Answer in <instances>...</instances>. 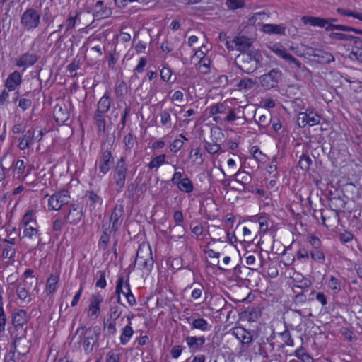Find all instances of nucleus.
Masks as SVG:
<instances>
[{"label":"nucleus","instance_id":"2eb2a0df","mask_svg":"<svg viewBox=\"0 0 362 362\" xmlns=\"http://www.w3.org/2000/svg\"><path fill=\"white\" fill-rule=\"evenodd\" d=\"M232 42L235 44L236 49L240 51V53L250 52L251 50L250 48L252 45L251 39L244 35L235 37Z\"/></svg>","mask_w":362,"mask_h":362},{"label":"nucleus","instance_id":"680f3d73","mask_svg":"<svg viewBox=\"0 0 362 362\" xmlns=\"http://www.w3.org/2000/svg\"><path fill=\"white\" fill-rule=\"evenodd\" d=\"M110 238L108 235H101L98 240V247L100 250H105L110 243Z\"/></svg>","mask_w":362,"mask_h":362},{"label":"nucleus","instance_id":"39448f33","mask_svg":"<svg viewBox=\"0 0 362 362\" xmlns=\"http://www.w3.org/2000/svg\"><path fill=\"white\" fill-rule=\"evenodd\" d=\"M348 197L341 189H335L334 196L329 197V208L337 213L344 211L347 203Z\"/></svg>","mask_w":362,"mask_h":362},{"label":"nucleus","instance_id":"0eeeda50","mask_svg":"<svg viewBox=\"0 0 362 362\" xmlns=\"http://www.w3.org/2000/svg\"><path fill=\"white\" fill-rule=\"evenodd\" d=\"M144 250L142 246H139V249L136 252V256L134 261V263L138 262L144 269L150 272L153 265V259L151 256V250L150 247H148V250L146 251V257L142 255Z\"/></svg>","mask_w":362,"mask_h":362},{"label":"nucleus","instance_id":"a18cd8bd","mask_svg":"<svg viewBox=\"0 0 362 362\" xmlns=\"http://www.w3.org/2000/svg\"><path fill=\"white\" fill-rule=\"evenodd\" d=\"M165 155L161 154L153 158L148 163V166L150 169L159 168L162 164L165 163Z\"/></svg>","mask_w":362,"mask_h":362},{"label":"nucleus","instance_id":"49530a36","mask_svg":"<svg viewBox=\"0 0 362 362\" xmlns=\"http://www.w3.org/2000/svg\"><path fill=\"white\" fill-rule=\"evenodd\" d=\"M94 337L93 335H87L83 338V346L86 354H90L95 346H93Z\"/></svg>","mask_w":362,"mask_h":362},{"label":"nucleus","instance_id":"e2e57ef3","mask_svg":"<svg viewBox=\"0 0 362 362\" xmlns=\"http://www.w3.org/2000/svg\"><path fill=\"white\" fill-rule=\"evenodd\" d=\"M35 218L34 216L33 211L30 210L28 211L23 216L22 218V223L23 224L24 227L30 226V222Z\"/></svg>","mask_w":362,"mask_h":362},{"label":"nucleus","instance_id":"4be33fe9","mask_svg":"<svg viewBox=\"0 0 362 362\" xmlns=\"http://www.w3.org/2000/svg\"><path fill=\"white\" fill-rule=\"evenodd\" d=\"M103 300V297L99 293L93 294L90 298L89 311L92 315L98 316L100 313V304Z\"/></svg>","mask_w":362,"mask_h":362},{"label":"nucleus","instance_id":"c03bdc74","mask_svg":"<svg viewBox=\"0 0 362 362\" xmlns=\"http://www.w3.org/2000/svg\"><path fill=\"white\" fill-rule=\"evenodd\" d=\"M337 12L342 16H351V17L357 18L360 21H362V13L352 11L349 9H346V8H338L337 9Z\"/></svg>","mask_w":362,"mask_h":362},{"label":"nucleus","instance_id":"4c0bfd02","mask_svg":"<svg viewBox=\"0 0 362 362\" xmlns=\"http://www.w3.org/2000/svg\"><path fill=\"white\" fill-rule=\"evenodd\" d=\"M312 159L306 153H303L298 161V167L304 171H308L312 164Z\"/></svg>","mask_w":362,"mask_h":362},{"label":"nucleus","instance_id":"5fc2aeb1","mask_svg":"<svg viewBox=\"0 0 362 362\" xmlns=\"http://www.w3.org/2000/svg\"><path fill=\"white\" fill-rule=\"evenodd\" d=\"M226 4L230 9L235 10L245 6L244 0H227Z\"/></svg>","mask_w":362,"mask_h":362},{"label":"nucleus","instance_id":"72a5a7b5","mask_svg":"<svg viewBox=\"0 0 362 362\" xmlns=\"http://www.w3.org/2000/svg\"><path fill=\"white\" fill-rule=\"evenodd\" d=\"M129 320L130 319L129 318ZM134 331L131 327V322L129 321V324L122 329V332L120 336V342L122 344H126L132 336Z\"/></svg>","mask_w":362,"mask_h":362},{"label":"nucleus","instance_id":"774afa93","mask_svg":"<svg viewBox=\"0 0 362 362\" xmlns=\"http://www.w3.org/2000/svg\"><path fill=\"white\" fill-rule=\"evenodd\" d=\"M106 362H119V354L112 351L106 355Z\"/></svg>","mask_w":362,"mask_h":362},{"label":"nucleus","instance_id":"864d4df0","mask_svg":"<svg viewBox=\"0 0 362 362\" xmlns=\"http://www.w3.org/2000/svg\"><path fill=\"white\" fill-rule=\"evenodd\" d=\"M135 139L133 137L132 133H128L124 137V143L125 146L126 151H130L131 149L134 147Z\"/></svg>","mask_w":362,"mask_h":362},{"label":"nucleus","instance_id":"13d9d810","mask_svg":"<svg viewBox=\"0 0 362 362\" xmlns=\"http://www.w3.org/2000/svg\"><path fill=\"white\" fill-rule=\"evenodd\" d=\"M298 282H299L300 284L295 285L293 288V291L294 293L297 292L295 290V288L304 289V288H309L312 285L311 281L310 279H307V278H305V277H303L301 280L298 281Z\"/></svg>","mask_w":362,"mask_h":362},{"label":"nucleus","instance_id":"7c9ffc66","mask_svg":"<svg viewBox=\"0 0 362 362\" xmlns=\"http://www.w3.org/2000/svg\"><path fill=\"white\" fill-rule=\"evenodd\" d=\"M262 315L261 309L258 307L248 308L245 311V316L250 322H255Z\"/></svg>","mask_w":362,"mask_h":362},{"label":"nucleus","instance_id":"8fccbe9b","mask_svg":"<svg viewBox=\"0 0 362 362\" xmlns=\"http://www.w3.org/2000/svg\"><path fill=\"white\" fill-rule=\"evenodd\" d=\"M23 237H28L30 239H33L34 237L38 235V230L33 226H25L23 230Z\"/></svg>","mask_w":362,"mask_h":362},{"label":"nucleus","instance_id":"6ab92c4d","mask_svg":"<svg viewBox=\"0 0 362 362\" xmlns=\"http://www.w3.org/2000/svg\"><path fill=\"white\" fill-rule=\"evenodd\" d=\"M112 102V100L110 98V93L109 91H106L103 96L99 100L97 104V109L95 112L105 115L110 110Z\"/></svg>","mask_w":362,"mask_h":362},{"label":"nucleus","instance_id":"f03ea898","mask_svg":"<svg viewBox=\"0 0 362 362\" xmlns=\"http://www.w3.org/2000/svg\"><path fill=\"white\" fill-rule=\"evenodd\" d=\"M41 14L40 11L30 7L28 8L21 16L20 23L26 31H32L40 24Z\"/></svg>","mask_w":362,"mask_h":362},{"label":"nucleus","instance_id":"4d7b16f0","mask_svg":"<svg viewBox=\"0 0 362 362\" xmlns=\"http://www.w3.org/2000/svg\"><path fill=\"white\" fill-rule=\"evenodd\" d=\"M122 310L119 307L116 305H112L110 308V317L113 320L115 321L121 315Z\"/></svg>","mask_w":362,"mask_h":362},{"label":"nucleus","instance_id":"412c9836","mask_svg":"<svg viewBox=\"0 0 362 362\" xmlns=\"http://www.w3.org/2000/svg\"><path fill=\"white\" fill-rule=\"evenodd\" d=\"M53 115L57 123L64 124L69 118V112L65 105H57L54 108Z\"/></svg>","mask_w":362,"mask_h":362},{"label":"nucleus","instance_id":"c85d7f7f","mask_svg":"<svg viewBox=\"0 0 362 362\" xmlns=\"http://www.w3.org/2000/svg\"><path fill=\"white\" fill-rule=\"evenodd\" d=\"M269 49L286 62L288 59L291 54L287 52L286 49L279 43H275L269 47Z\"/></svg>","mask_w":362,"mask_h":362},{"label":"nucleus","instance_id":"69168bd1","mask_svg":"<svg viewBox=\"0 0 362 362\" xmlns=\"http://www.w3.org/2000/svg\"><path fill=\"white\" fill-rule=\"evenodd\" d=\"M251 153L253 158L259 162L262 161L263 158L266 156L264 154L262 153V151L258 148L257 146L252 147Z\"/></svg>","mask_w":362,"mask_h":362},{"label":"nucleus","instance_id":"5701e85b","mask_svg":"<svg viewBox=\"0 0 362 362\" xmlns=\"http://www.w3.org/2000/svg\"><path fill=\"white\" fill-rule=\"evenodd\" d=\"M185 341L189 349L197 351L204 346L206 339L204 336L199 337L187 336L185 338Z\"/></svg>","mask_w":362,"mask_h":362},{"label":"nucleus","instance_id":"3c124183","mask_svg":"<svg viewBox=\"0 0 362 362\" xmlns=\"http://www.w3.org/2000/svg\"><path fill=\"white\" fill-rule=\"evenodd\" d=\"M328 286L335 293L341 291L339 280L333 276H330Z\"/></svg>","mask_w":362,"mask_h":362},{"label":"nucleus","instance_id":"b1692460","mask_svg":"<svg viewBox=\"0 0 362 362\" xmlns=\"http://www.w3.org/2000/svg\"><path fill=\"white\" fill-rule=\"evenodd\" d=\"M95 8L98 10L93 12L94 18L97 19L105 18L111 16V9L107 6H104L103 1H98L95 4Z\"/></svg>","mask_w":362,"mask_h":362},{"label":"nucleus","instance_id":"de8ad7c7","mask_svg":"<svg viewBox=\"0 0 362 362\" xmlns=\"http://www.w3.org/2000/svg\"><path fill=\"white\" fill-rule=\"evenodd\" d=\"M279 335L285 345L288 346H293V339H292L291 333L288 329H285L284 332L279 333Z\"/></svg>","mask_w":362,"mask_h":362},{"label":"nucleus","instance_id":"2f4dec72","mask_svg":"<svg viewBox=\"0 0 362 362\" xmlns=\"http://www.w3.org/2000/svg\"><path fill=\"white\" fill-rule=\"evenodd\" d=\"M33 137H34V132L32 133L30 131H28L20 139L18 148L21 150L28 148L32 143Z\"/></svg>","mask_w":362,"mask_h":362},{"label":"nucleus","instance_id":"cd10ccee","mask_svg":"<svg viewBox=\"0 0 362 362\" xmlns=\"http://www.w3.org/2000/svg\"><path fill=\"white\" fill-rule=\"evenodd\" d=\"M286 28L281 25L264 24L262 31L268 34H277L285 35Z\"/></svg>","mask_w":362,"mask_h":362},{"label":"nucleus","instance_id":"ddd939ff","mask_svg":"<svg viewBox=\"0 0 362 362\" xmlns=\"http://www.w3.org/2000/svg\"><path fill=\"white\" fill-rule=\"evenodd\" d=\"M124 216V207L122 204H117L110 215V222L112 225H113V229L115 230H119L122 219Z\"/></svg>","mask_w":362,"mask_h":362},{"label":"nucleus","instance_id":"a878e982","mask_svg":"<svg viewBox=\"0 0 362 362\" xmlns=\"http://www.w3.org/2000/svg\"><path fill=\"white\" fill-rule=\"evenodd\" d=\"M301 21L304 24H309L313 26H318L320 28L327 27V20L320 17L304 16L301 18Z\"/></svg>","mask_w":362,"mask_h":362},{"label":"nucleus","instance_id":"f704fd0d","mask_svg":"<svg viewBox=\"0 0 362 362\" xmlns=\"http://www.w3.org/2000/svg\"><path fill=\"white\" fill-rule=\"evenodd\" d=\"M235 181L240 183L243 187V190L245 189V185L250 183L251 181V176L249 173L245 172H238L235 174Z\"/></svg>","mask_w":362,"mask_h":362},{"label":"nucleus","instance_id":"ea45409f","mask_svg":"<svg viewBox=\"0 0 362 362\" xmlns=\"http://www.w3.org/2000/svg\"><path fill=\"white\" fill-rule=\"evenodd\" d=\"M256 113L255 114V118H256ZM256 122L258 124L260 128H267L272 121V117L270 114L261 115L258 119H255Z\"/></svg>","mask_w":362,"mask_h":362},{"label":"nucleus","instance_id":"423d86ee","mask_svg":"<svg viewBox=\"0 0 362 362\" xmlns=\"http://www.w3.org/2000/svg\"><path fill=\"white\" fill-rule=\"evenodd\" d=\"M69 192L66 189L61 190L52 194L49 200L48 205L53 210H59L63 205L67 204L69 202Z\"/></svg>","mask_w":362,"mask_h":362},{"label":"nucleus","instance_id":"6e6d98bb","mask_svg":"<svg viewBox=\"0 0 362 362\" xmlns=\"http://www.w3.org/2000/svg\"><path fill=\"white\" fill-rule=\"evenodd\" d=\"M21 340V337L16 338L15 339L14 343H13L14 350H11L9 352L6 354V355L4 356V362H16L14 360V354H15L16 349V343Z\"/></svg>","mask_w":362,"mask_h":362},{"label":"nucleus","instance_id":"0e129e2a","mask_svg":"<svg viewBox=\"0 0 362 362\" xmlns=\"http://www.w3.org/2000/svg\"><path fill=\"white\" fill-rule=\"evenodd\" d=\"M97 275L99 276V279L96 281L95 286L101 288H105L107 284L105 279V272L104 271H98Z\"/></svg>","mask_w":362,"mask_h":362},{"label":"nucleus","instance_id":"9d476101","mask_svg":"<svg viewBox=\"0 0 362 362\" xmlns=\"http://www.w3.org/2000/svg\"><path fill=\"white\" fill-rule=\"evenodd\" d=\"M320 121V116L312 110H307L305 112L298 114V122L300 127H304L308 124L313 126L319 124Z\"/></svg>","mask_w":362,"mask_h":362},{"label":"nucleus","instance_id":"bf43d9fd","mask_svg":"<svg viewBox=\"0 0 362 362\" xmlns=\"http://www.w3.org/2000/svg\"><path fill=\"white\" fill-rule=\"evenodd\" d=\"M308 242L313 247V250L320 249L322 245V242L320 238L314 235H310L308 237Z\"/></svg>","mask_w":362,"mask_h":362},{"label":"nucleus","instance_id":"1a4fd4ad","mask_svg":"<svg viewBox=\"0 0 362 362\" xmlns=\"http://www.w3.org/2000/svg\"><path fill=\"white\" fill-rule=\"evenodd\" d=\"M33 282L24 279L22 283L16 286V292L18 298L24 303L29 304L33 301L32 294L29 292Z\"/></svg>","mask_w":362,"mask_h":362},{"label":"nucleus","instance_id":"603ef678","mask_svg":"<svg viewBox=\"0 0 362 362\" xmlns=\"http://www.w3.org/2000/svg\"><path fill=\"white\" fill-rule=\"evenodd\" d=\"M125 288L127 289V293H124V295L127 298L128 303L132 306L136 304V299L132 293L131 292L130 286L128 282V280L125 283Z\"/></svg>","mask_w":362,"mask_h":362},{"label":"nucleus","instance_id":"f8f14e48","mask_svg":"<svg viewBox=\"0 0 362 362\" xmlns=\"http://www.w3.org/2000/svg\"><path fill=\"white\" fill-rule=\"evenodd\" d=\"M232 334L238 339L242 344V346L247 348L252 343L253 334L250 331L247 330L243 327H236L233 328Z\"/></svg>","mask_w":362,"mask_h":362},{"label":"nucleus","instance_id":"a211bd4d","mask_svg":"<svg viewBox=\"0 0 362 362\" xmlns=\"http://www.w3.org/2000/svg\"><path fill=\"white\" fill-rule=\"evenodd\" d=\"M83 214L82 210L73 204L64 218L66 223L71 225H76L81 221Z\"/></svg>","mask_w":362,"mask_h":362},{"label":"nucleus","instance_id":"338daca9","mask_svg":"<svg viewBox=\"0 0 362 362\" xmlns=\"http://www.w3.org/2000/svg\"><path fill=\"white\" fill-rule=\"evenodd\" d=\"M254 82L251 78H245L239 81L238 87L239 88L250 89L252 88Z\"/></svg>","mask_w":362,"mask_h":362},{"label":"nucleus","instance_id":"473e14b6","mask_svg":"<svg viewBox=\"0 0 362 362\" xmlns=\"http://www.w3.org/2000/svg\"><path fill=\"white\" fill-rule=\"evenodd\" d=\"M177 187L180 190L185 193H190L194 189L193 183L188 177H185L180 180L177 183Z\"/></svg>","mask_w":362,"mask_h":362},{"label":"nucleus","instance_id":"393cba45","mask_svg":"<svg viewBox=\"0 0 362 362\" xmlns=\"http://www.w3.org/2000/svg\"><path fill=\"white\" fill-rule=\"evenodd\" d=\"M28 322V315L25 310L21 309L12 314V324L15 327H23Z\"/></svg>","mask_w":362,"mask_h":362},{"label":"nucleus","instance_id":"79ce46f5","mask_svg":"<svg viewBox=\"0 0 362 362\" xmlns=\"http://www.w3.org/2000/svg\"><path fill=\"white\" fill-rule=\"evenodd\" d=\"M211 60L208 57H202L199 61V69L202 74H207L209 72Z\"/></svg>","mask_w":362,"mask_h":362},{"label":"nucleus","instance_id":"09e8293b","mask_svg":"<svg viewBox=\"0 0 362 362\" xmlns=\"http://www.w3.org/2000/svg\"><path fill=\"white\" fill-rule=\"evenodd\" d=\"M226 110V106L223 103H219L210 107L209 113L211 115H214L219 113H223Z\"/></svg>","mask_w":362,"mask_h":362},{"label":"nucleus","instance_id":"052dcab7","mask_svg":"<svg viewBox=\"0 0 362 362\" xmlns=\"http://www.w3.org/2000/svg\"><path fill=\"white\" fill-rule=\"evenodd\" d=\"M86 196L88 197V199L91 202L92 204H99L100 205H102L103 204V199L99 197L96 193H95L93 191H88L86 192Z\"/></svg>","mask_w":362,"mask_h":362},{"label":"nucleus","instance_id":"9b49d317","mask_svg":"<svg viewBox=\"0 0 362 362\" xmlns=\"http://www.w3.org/2000/svg\"><path fill=\"white\" fill-rule=\"evenodd\" d=\"M102 155L98 163L100 172L105 175L109 172L111 164L113 162V157L108 148H105V145L101 146Z\"/></svg>","mask_w":362,"mask_h":362},{"label":"nucleus","instance_id":"37998d69","mask_svg":"<svg viewBox=\"0 0 362 362\" xmlns=\"http://www.w3.org/2000/svg\"><path fill=\"white\" fill-rule=\"evenodd\" d=\"M310 254L313 260L322 264L325 262V255L323 251H322L321 250H312Z\"/></svg>","mask_w":362,"mask_h":362},{"label":"nucleus","instance_id":"c9c22d12","mask_svg":"<svg viewBox=\"0 0 362 362\" xmlns=\"http://www.w3.org/2000/svg\"><path fill=\"white\" fill-rule=\"evenodd\" d=\"M59 281L57 275L51 274L46 282V291L48 294L53 293L56 291V285Z\"/></svg>","mask_w":362,"mask_h":362},{"label":"nucleus","instance_id":"bb28decb","mask_svg":"<svg viewBox=\"0 0 362 362\" xmlns=\"http://www.w3.org/2000/svg\"><path fill=\"white\" fill-rule=\"evenodd\" d=\"M93 120L97 127L98 134L100 135L104 134L106 130V121L105 119V115L98 112H94Z\"/></svg>","mask_w":362,"mask_h":362},{"label":"nucleus","instance_id":"58836bf2","mask_svg":"<svg viewBox=\"0 0 362 362\" xmlns=\"http://www.w3.org/2000/svg\"><path fill=\"white\" fill-rule=\"evenodd\" d=\"M329 37L332 40H344V41H354V44H355V40L357 37H355V36H353L351 35L344 34V33H334V32L331 33L329 35Z\"/></svg>","mask_w":362,"mask_h":362},{"label":"nucleus","instance_id":"20e7f679","mask_svg":"<svg viewBox=\"0 0 362 362\" xmlns=\"http://www.w3.org/2000/svg\"><path fill=\"white\" fill-rule=\"evenodd\" d=\"M282 73L277 69H273L267 74H263L259 77V81L262 86L269 90L271 88L277 87L279 81L281 78Z\"/></svg>","mask_w":362,"mask_h":362},{"label":"nucleus","instance_id":"c756f323","mask_svg":"<svg viewBox=\"0 0 362 362\" xmlns=\"http://www.w3.org/2000/svg\"><path fill=\"white\" fill-rule=\"evenodd\" d=\"M192 329H199L203 332L209 331L211 328V325H209L207 321L204 318L199 317L197 319H194L192 325Z\"/></svg>","mask_w":362,"mask_h":362},{"label":"nucleus","instance_id":"a19ab883","mask_svg":"<svg viewBox=\"0 0 362 362\" xmlns=\"http://www.w3.org/2000/svg\"><path fill=\"white\" fill-rule=\"evenodd\" d=\"M277 158L275 156L273 158L272 162L267 167V172L269 175L274 179H277L279 177V173L278 172V168L276 164Z\"/></svg>","mask_w":362,"mask_h":362},{"label":"nucleus","instance_id":"6e6552de","mask_svg":"<svg viewBox=\"0 0 362 362\" xmlns=\"http://www.w3.org/2000/svg\"><path fill=\"white\" fill-rule=\"evenodd\" d=\"M211 136L214 137L213 143L208 141L204 142V148L210 154H214L218 152L221 149V146L217 144L221 140V136H223L222 130L218 127H215L211 129Z\"/></svg>","mask_w":362,"mask_h":362},{"label":"nucleus","instance_id":"7ed1b4c3","mask_svg":"<svg viewBox=\"0 0 362 362\" xmlns=\"http://www.w3.org/2000/svg\"><path fill=\"white\" fill-rule=\"evenodd\" d=\"M127 170L128 165L126 163V158L121 157L113 169L112 175L115 189L119 193L122 191L124 187Z\"/></svg>","mask_w":362,"mask_h":362},{"label":"nucleus","instance_id":"4468645a","mask_svg":"<svg viewBox=\"0 0 362 362\" xmlns=\"http://www.w3.org/2000/svg\"><path fill=\"white\" fill-rule=\"evenodd\" d=\"M326 19L327 20V27H325V30L327 31L337 30L341 31H352L356 34H362V30L356 29L355 28L344 25L334 24V22L337 21V18H329Z\"/></svg>","mask_w":362,"mask_h":362},{"label":"nucleus","instance_id":"dca6fc26","mask_svg":"<svg viewBox=\"0 0 362 362\" xmlns=\"http://www.w3.org/2000/svg\"><path fill=\"white\" fill-rule=\"evenodd\" d=\"M311 55L314 57L313 60L322 64H329L334 61V57L332 53L320 49L312 50Z\"/></svg>","mask_w":362,"mask_h":362},{"label":"nucleus","instance_id":"f3484780","mask_svg":"<svg viewBox=\"0 0 362 362\" xmlns=\"http://www.w3.org/2000/svg\"><path fill=\"white\" fill-rule=\"evenodd\" d=\"M38 59L39 56L37 54L25 52L19 57L16 65L18 67H24L23 70H25L26 66H33Z\"/></svg>","mask_w":362,"mask_h":362},{"label":"nucleus","instance_id":"aec40b11","mask_svg":"<svg viewBox=\"0 0 362 362\" xmlns=\"http://www.w3.org/2000/svg\"><path fill=\"white\" fill-rule=\"evenodd\" d=\"M22 82V76L18 71L10 74L5 81V87L8 91L14 90Z\"/></svg>","mask_w":362,"mask_h":362},{"label":"nucleus","instance_id":"e433bc0d","mask_svg":"<svg viewBox=\"0 0 362 362\" xmlns=\"http://www.w3.org/2000/svg\"><path fill=\"white\" fill-rule=\"evenodd\" d=\"M294 354L295 356L301 360L303 362H313V358L303 346L297 349Z\"/></svg>","mask_w":362,"mask_h":362},{"label":"nucleus","instance_id":"f257e3e1","mask_svg":"<svg viewBox=\"0 0 362 362\" xmlns=\"http://www.w3.org/2000/svg\"><path fill=\"white\" fill-rule=\"evenodd\" d=\"M262 56L257 49L240 53L235 58V64L239 69L246 74H252L258 68L261 63Z\"/></svg>","mask_w":362,"mask_h":362}]
</instances>
